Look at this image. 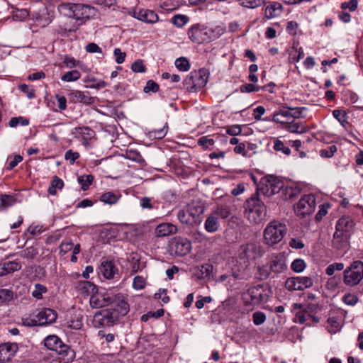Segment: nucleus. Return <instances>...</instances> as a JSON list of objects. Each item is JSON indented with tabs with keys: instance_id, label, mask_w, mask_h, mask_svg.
Listing matches in <instances>:
<instances>
[{
	"instance_id": "1",
	"label": "nucleus",
	"mask_w": 363,
	"mask_h": 363,
	"mask_svg": "<svg viewBox=\"0 0 363 363\" xmlns=\"http://www.w3.org/2000/svg\"><path fill=\"white\" fill-rule=\"evenodd\" d=\"M60 8L66 16L79 21L80 25L94 18L96 13L94 6L83 4L64 3Z\"/></svg>"
},
{
	"instance_id": "2",
	"label": "nucleus",
	"mask_w": 363,
	"mask_h": 363,
	"mask_svg": "<svg viewBox=\"0 0 363 363\" xmlns=\"http://www.w3.org/2000/svg\"><path fill=\"white\" fill-rule=\"evenodd\" d=\"M204 206L198 201H192L179 210L177 214L179 221L189 226L199 225L202 221Z\"/></svg>"
},
{
	"instance_id": "3",
	"label": "nucleus",
	"mask_w": 363,
	"mask_h": 363,
	"mask_svg": "<svg viewBox=\"0 0 363 363\" xmlns=\"http://www.w3.org/2000/svg\"><path fill=\"white\" fill-rule=\"evenodd\" d=\"M287 233L286 225L277 220L271 221L263 233L264 243L268 246H274L280 242Z\"/></svg>"
},
{
	"instance_id": "4",
	"label": "nucleus",
	"mask_w": 363,
	"mask_h": 363,
	"mask_svg": "<svg viewBox=\"0 0 363 363\" xmlns=\"http://www.w3.org/2000/svg\"><path fill=\"white\" fill-rule=\"evenodd\" d=\"M119 317L113 307H108L96 312L93 318L96 328L113 326L118 321Z\"/></svg>"
},
{
	"instance_id": "5",
	"label": "nucleus",
	"mask_w": 363,
	"mask_h": 363,
	"mask_svg": "<svg viewBox=\"0 0 363 363\" xmlns=\"http://www.w3.org/2000/svg\"><path fill=\"white\" fill-rule=\"evenodd\" d=\"M305 109L303 107L289 108L282 106L274 113L272 120L274 122L284 124V125L296 119L302 118V111Z\"/></svg>"
},
{
	"instance_id": "6",
	"label": "nucleus",
	"mask_w": 363,
	"mask_h": 363,
	"mask_svg": "<svg viewBox=\"0 0 363 363\" xmlns=\"http://www.w3.org/2000/svg\"><path fill=\"white\" fill-rule=\"evenodd\" d=\"M249 209V218L252 219L255 223H259L264 219L267 214V208L262 201L257 195H255L247 201Z\"/></svg>"
},
{
	"instance_id": "7",
	"label": "nucleus",
	"mask_w": 363,
	"mask_h": 363,
	"mask_svg": "<svg viewBox=\"0 0 363 363\" xmlns=\"http://www.w3.org/2000/svg\"><path fill=\"white\" fill-rule=\"evenodd\" d=\"M269 294L267 286L259 284L248 289L247 291L242 295V298L252 305H258L267 301Z\"/></svg>"
},
{
	"instance_id": "8",
	"label": "nucleus",
	"mask_w": 363,
	"mask_h": 363,
	"mask_svg": "<svg viewBox=\"0 0 363 363\" xmlns=\"http://www.w3.org/2000/svg\"><path fill=\"white\" fill-rule=\"evenodd\" d=\"M363 279V262L354 261L350 268L344 272V282L348 286H355Z\"/></svg>"
},
{
	"instance_id": "9",
	"label": "nucleus",
	"mask_w": 363,
	"mask_h": 363,
	"mask_svg": "<svg viewBox=\"0 0 363 363\" xmlns=\"http://www.w3.org/2000/svg\"><path fill=\"white\" fill-rule=\"evenodd\" d=\"M315 208V198L313 194L303 196L294 206V211L299 217L304 218L313 213Z\"/></svg>"
},
{
	"instance_id": "10",
	"label": "nucleus",
	"mask_w": 363,
	"mask_h": 363,
	"mask_svg": "<svg viewBox=\"0 0 363 363\" xmlns=\"http://www.w3.org/2000/svg\"><path fill=\"white\" fill-rule=\"evenodd\" d=\"M209 28L201 23L192 25L188 29L189 38L194 43L201 44L210 41Z\"/></svg>"
},
{
	"instance_id": "11",
	"label": "nucleus",
	"mask_w": 363,
	"mask_h": 363,
	"mask_svg": "<svg viewBox=\"0 0 363 363\" xmlns=\"http://www.w3.org/2000/svg\"><path fill=\"white\" fill-rule=\"evenodd\" d=\"M261 255V247L255 243H246L239 248L238 257L243 261L244 264H248Z\"/></svg>"
},
{
	"instance_id": "12",
	"label": "nucleus",
	"mask_w": 363,
	"mask_h": 363,
	"mask_svg": "<svg viewBox=\"0 0 363 363\" xmlns=\"http://www.w3.org/2000/svg\"><path fill=\"white\" fill-rule=\"evenodd\" d=\"M269 272L264 268L261 269V274L268 277L269 272L274 274H281L286 271V259L285 257L281 254H278L273 256L268 264Z\"/></svg>"
},
{
	"instance_id": "13",
	"label": "nucleus",
	"mask_w": 363,
	"mask_h": 363,
	"mask_svg": "<svg viewBox=\"0 0 363 363\" xmlns=\"http://www.w3.org/2000/svg\"><path fill=\"white\" fill-rule=\"evenodd\" d=\"M45 346L56 354H65L69 351H74L69 345L65 344L57 335H49L44 340Z\"/></svg>"
},
{
	"instance_id": "14",
	"label": "nucleus",
	"mask_w": 363,
	"mask_h": 363,
	"mask_svg": "<svg viewBox=\"0 0 363 363\" xmlns=\"http://www.w3.org/2000/svg\"><path fill=\"white\" fill-rule=\"evenodd\" d=\"M35 317L38 325H45L54 323L57 315L55 310L45 308L40 310Z\"/></svg>"
},
{
	"instance_id": "15",
	"label": "nucleus",
	"mask_w": 363,
	"mask_h": 363,
	"mask_svg": "<svg viewBox=\"0 0 363 363\" xmlns=\"http://www.w3.org/2000/svg\"><path fill=\"white\" fill-rule=\"evenodd\" d=\"M172 248L176 255L184 256L189 253L191 249V242L185 238H176L172 243Z\"/></svg>"
},
{
	"instance_id": "16",
	"label": "nucleus",
	"mask_w": 363,
	"mask_h": 363,
	"mask_svg": "<svg viewBox=\"0 0 363 363\" xmlns=\"http://www.w3.org/2000/svg\"><path fill=\"white\" fill-rule=\"evenodd\" d=\"M284 186V184L281 181L276 178H272L267 181L265 186L262 187L260 191H262L266 196L269 197L277 193L281 194Z\"/></svg>"
},
{
	"instance_id": "17",
	"label": "nucleus",
	"mask_w": 363,
	"mask_h": 363,
	"mask_svg": "<svg viewBox=\"0 0 363 363\" xmlns=\"http://www.w3.org/2000/svg\"><path fill=\"white\" fill-rule=\"evenodd\" d=\"M354 223L352 219L348 216H342L336 223L335 232H338L350 237L354 230Z\"/></svg>"
},
{
	"instance_id": "18",
	"label": "nucleus",
	"mask_w": 363,
	"mask_h": 363,
	"mask_svg": "<svg viewBox=\"0 0 363 363\" xmlns=\"http://www.w3.org/2000/svg\"><path fill=\"white\" fill-rule=\"evenodd\" d=\"M109 307H113L114 308V311L117 312L119 318L125 315L130 310L129 304L125 300L123 296L121 294L115 296Z\"/></svg>"
},
{
	"instance_id": "19",
	"label": "nucleus",
	"mask_w": 363,
	"mask_h": 363,
	"mask_svg": "<svg viewBox=\"0 0 363 363\" xmlns=\"http://www.w3.org/2000/svg\"><path fill=\"white\" fill-rule=\"evenodd\" d=\"M69 99L71 102L82 103L86 105H91L95 102V98L89 96V93L84 92L82 91H73L68 94Z\"/></svg>"
},
{
	"instance_id": "20",
	"label": "nucleus",
	"mask_w": 363,
	"mask_h": 363,
	"mask_svg": "<svg viewBox=\"0 0 363 363\" xmlns=\"http://www.w3.org/2000/svg\"><path fill=\"white\" fill-rule=\"evenodd\" d=\"M18 350L15 343H4L0 345V363H5L11 359Z\"/></svg>"
},
{
	"instance_id": "21",
	"label": "nucleus",
	"mask_w": 363,
	"mask_h": 363,
	"mask_svg": "<svg viewBox=\"0 0 363 363\" xmlns=\"http://www.w3.org/2000/svg\"><path fill=\"white\" fill-rule=\"evenodd\" d=\"M133 16L147 23H155L159 20L158 15L154 11L148 9H139L138 11H134Z\"/></svg>"
},
{
	"instance_id": "22",
	"label": "nucleus",
	"mask_w": 363,
	"mask_h": 363,
	"mask_svg": "<svg viewBox=\"0 0 363 363\" xmlns=\"http://www.w3.org/2000/svg\"><path fill=\"white\" fill-rule=\"evenodd\" d=\"M74 358L75 352L69 351L65 354L47 355L42 360V363H70Z\"/></svg>"
},
{
	"instance_id": "23",
	"label": "nucleus",
	"mask_w": 363,
	"mask_h": 363,
	"mask_svg": "<svg viewBox=\"0 0 363 363\" xmlns=\"http://www.w3.org/2000/svg\"><path fill=\"white\" fill-rule=\"evenodd\" d=\"M101 274L108 279H113L118 268L112 261L103 262L99 267Z\"/></svg>"
},
{
	"instance_id": "24",
	"label": "nucleus",
	"mask_w": 363,
	"mask_h": 363,
	"mask_svg": "<svg viewBox=\"0 0 363 363\" xmlns=\"http://www.w3.org/2000/svg\"><path fill=\"white\" fill-rule=\"evenodd\" d=\"M76 290L80 294L92 295L96 293V286L89 281H79L74 283Z\"/></svg>"
},
{
	"instance_id": "25",
	"label": "nucleus",
	"mask_w": 363,
	"mask_h": 363,
	"mask_svg": "<svg viewBox=\"0 0 363 363\" xmlns=\"http://www.w3.org/2000/svg\"><path fill=\"white\" fill-rule=\"evenodd\" d=\"M350 237L345 234L335 232L333 235V246L341 250H345L349 246V240Z\"/></svg>"
},
{
	"instance_id": "26",
	"label": "nucleus",
	"mask_w": 363,
	"mask_h": 363,
	"mask_svg": "<svg viewBox=\"0 0 363 363\" xmlns=\"http://www.w3.org/2000/svg\"><path fill=\"white\" fill-rule=\"evenodd\" d=\"M282 5L279 2H272L265 9L264 16L271 19L280 16L282 13Z\"/></svg>"
},
{
	"instance_id": "27",
	"label": "nucleus",
	"mask_w": 363,
	"mask_h": 363,
	"mask_svg": "<svg viewBox=\"0 0 363 363\" xmlns=\"http://www.w3.org/2000/svg\"><path fill=\"white\" fill-rule=\"evenodd\" d=\"M177 231V227L169 223L160 224L156 228V233L158 236L160 237L168 236L169 235L176 233Z\"/></svg>"
},
{
	"instance_id": "28",
	"label": "nucleus",
	"mask_w": 363,
	"mask_h": 363,
	"mask_svg": "<svg viewBox=\"0 0 363 363\" xmlns=\"http://www.w3.org/2000/svg\"><path fill=\"white\" fill-rule=\"evenodd\" d=\"M22 266L20 262L9 261L5 262L2 267H0V277L13 273L21 269Z\"/></svg>"
},
{
	"instance_id": "29",
	"label": "nucleus",
	"mask_w": 363,
	"mask_h": 363,
	"mask_svg": "<svg viewBox=\"0 0 363 363\" xmlns=\"http://www.w3.org/2000/svg\"><path fill=\"white\" fill-rule=\"evenodd\" d=\"M204 228L208 233L217 232L220 228L219 219L211 213L205 221Z\"/></svg>"
},
{
	"instance_id": "30",
	"label": "nucleus",
	"mask_w": 363,
	"mask_h": 363,
	"mask_svg": "<svg viewBox=\"0 0 363 363\" xmlns=\"http://www.w3.org/2000/svg\"><path fill=\"white\" fill-rule=\"evenodd\" d=\"M191 74L194 80V86H196V91L206 86L208 82V76L205 71L199 70V72H192Z\"/></svg>"
},
{
	"instance_id": "31",
	"label": "nucleus",
	"mask_w": 363,
	"mask_h": 363,
	"mask_svg": "<svg viewBox=\"0 0 363 363\" xmlns=\"http://www.w3.org/2000/svg\"><path fill=\"white\" fill-rule=\"evenodd\" d=\"M301 194V189L296 186H286L281 191V196L285 200L292 201Z\"/></svg>"
},
{
	"instance_id": "32",
	"label": "nucleus",
	"mask_w": 363,
	"mask_h": 363,
	"mask_svg": "<svg viewBox=\"0 0 363 363\" xmlns=\"http://www.w3.org/2000/svg\"><path fill=\"white\" fill-rule=\"evenodd\" d=\"M121 197V195L119 193L107 191L101 195L99 201L108 205H113L118 201Z\"/></svg>"
},
{
	"instance_id": "33",
	"label": "nucleus",
	"mask_w": 363,
	"mask_h": 363,
	"mask_svg": "<svg viewBox=\"0 0 363 363\" xmlns=\"http://www.w3.org/2000/svg\"><path fill=\"white\" fill-rule=\"evenodd\" d=\"M284 128L294 133H303L308 130L307 128L302 123L296 121L286 124Z\"/></svg>"
},
{
	"instance_id": "34",
	"label": "nucleus",
	"mask_w": 363,
	"mask_h": 363,
	"mask_svg": "<svg viewBox=\"0 0 363 363\" xmlns=\"http://www.w3.org/2000/svg\"><path fill=\"white\" fill-rule=\"evenodd\" d=\"M15 294L12 290L6 289H0V305L8 304L16 298Z\"/></svg>"
},
{
	"instance_id": "35",
	"label": "nucleus",
	"mask_w": 363,
	"mask_h": 363,
	"mask_svg": "<svg viewBox=\"0 0 363 363\" xmlns=\"http://www.w3.org/2000/svg\"><path fill=\"white\" fill-rule=\"evenodd\" d=\"M212 213L218 218H221L223 219H225L230 215V210L229 206L221 205L215 208Z\"/></svg>"
},
{
	"instance_id": "36",
	"label": "nucleus",
	"mask_w": 363,
	"mask_h": 363,
	"mask_svg": "<svg viewBox=\"0 0 363 363\" xmlns=\"http://www.w3.org/2000/svg\"><path fill=\"white\" fill-rule=\"evenodd\" d=\"M89 303L91 307L98 308L104 307L106 303V298H102L101 296L93 294L91 295Z\"/></svg>"
},
{
	"instance_id": "37",
	"label": "nucleus",
	"mask_w": 363,
	"mask_h": 363,
	"mask_svg": "<svg viewBox=\"0 0 363 363\" xmlns=\"http://www.w3.org/2000/svg\"><path fill=\"white\" fill-rule=\"evenodd\" d=\"M48 292V289L45 286L41 284H34L33 290L32 291V296L38 300H40L43 298V296L44 294Z\"/></svg>"
},
{
	"instance_id": "38",
	"label": "nucleus",
	"mask_w": 363,
	"mask_h": 363,
	"mask_svg": "<svg viewBox=\"0 0 363 363\" xmlns=\"http://www.w3.org/2000/svg\"><path fill=\"white\" fill-rule=\"evenodd\" d=\"M189 17L183 14H176L172 18V23L178 28H182L189 22Z\"/></svg>"
},
{
	"instance_id": "39",
	"label": "nucleus",
	"mask_w": 363,
	"mask_h": 363,
	"mask_svg": "<svg viewBox=\"0 0 363 363\" xmlns=\"http://www.w3.org/2000/svg\"><path fill=\"white\" fill-rule=\"evenodd\" d=\"M64 186L63 181L55 176L51 182V185L48 188V193L51 195H55L57 194V189H61Z\"/></svg>"
},
{
	"instance_id": "40",
	"label": "nucleus",
	"mask_w": 363,
	"mask_h": 363,
	"mask_svg": "<svg viewBox=\"0 0 363 363\" xmlns=\"http://www.w3.org/2000/svg\"><path fill=\"white\" fill-rule=\"evenodd\" d=\"M81 77V74L78 70H72L65 73L61 79L64 82H70L78 80Z\"/></svg>"
},
{
	"instance_id": "41",
	"label": "nucleus",
	"mask_w": 363,
	"mask_h": 363,
	"mask_svg": "<svg viewBox=\"0 0 363 363\" xmlns=\"http://www.w3.org/2000/svg\"><path fill=\"white\" fill-rule=\"evenodd\" d=\"M15 203L13 196L7 194L0 195V210L11 206Z\"/></svg>"
},
{
	"instance_id": "42",
	"label": "nucleus",
	"mask_w": 363,
	"mask_h": 363,
	"mask_svg": "<svg viewBox=\"0 0 363 363\" xmlns=\"http://www.w3.org/2000/svg\"><path fill=\"white\" fill-rule=\"evenodd\" d=\"M225 32V28L223 26H218L213 28H209V37L210 41L216 40L224 34Z\"/></svg>"
},
{
	"instance_id": "43",
	"label": "nucleus",
	"mask_w": 363,
	"mask_h": 363,
	"mask_svg": "<svg viewBox=\"0 0 363 363\" xmlns=\"http://www.w3.org/2000/svg\"><path fill=\"white\" fill-rule=\"evenodd\" d=\"M38 254V250L36 247L33 246L28 247L24 250H23L20 255L23 258L33 259L36 255Z\"/></svg>"
},
{
	"instance_id": "44",
	"label": "nucleus",
	"mask_w": 363,
	"mask_h": 363,
	"mask_svg": "<svg viewBox=\"0 0 363 363\" xmlns=\"http://www.w3.org/2000/svg\"><path fill=\"white\" fill-rule=\"evenodd\" d=\"M285 287L289 291H300L298 277L288 278L285 282Z\"/></svg>"
},
{
	"instance_id": "45",
	"label": "nucleus",
	"mask_w": 363,
	"mask_h": 363,
	"mask_svg": "<svg viewBox=\"0 0 363 363\" xmlns=\"http://www.w3.org/2000/svg\"><path fill=\"white\" fill-rule=\"evenodd\" d=\"M175 66L180 71L186 72L190 69V64L186 57H182L175 60Z\"/></svg>"
},
{
	"instance_id": "46",
	"label": "nucleus",
	"mask_w": 363,
	"mask_h": 363,
	"mask_svg": "<svg viewBox=\"0 0 363 363\" xmlns=\"http://www.w3.org/2000/svg\"><path fill=\"white\" fill-rule=\"evenodd\" d=\"M260 90H266V86H259L253 84H245L240 86L241 92H253L259 91Z\"/></svg>"
},
{
	"instance_id": "47",
	"label": "nucleus",
	"mask_w": 363,
	"mask_h": 363,
	"mask_svg": "<svg viewBox=\"0 0 363 363\" xmlns=\"http://www.w3.org/2000/svg\"><path fill=\"white\" fill-rule=\"evenodd\" d=\"M306 267V264L302 259H294L291 265V269L296 273L302 272L305 269Z\"/></svg>"
},
{
	"instance_id": "48",
	"label": "nucleus",
	"mask_w": 363,
	"mask_h": 363,
	"mask_svg": "<svg viewBox=\"0 0 363 363\" xmlns=\"http://www.w3.org/2000/svg\"><path fill=\"white\" fill-rule=\"evenodd\" d=\"M94 179L93 176L91 175H86L80 176L78 177L77 181L82 185V189L84 191H86L89 189V186L91 184L92 181Z\"/></svg>"
},
{
	"instance_id": "49",
	"label": "nucleus",
	"mask_w": 363,
	"mask_h": 363,
	"mask_svg": "<svg viewBox=\"0 0 363 363\" xmlns=\"http://www.w3.org/2000/svg\"><path fill=\"white\" fill-rule=\"evenodd\" d=\"M264 1L265 0H238L240 5L249 9H255L260 6Z\"/></svg>"
},
{
	"instance_id": "50",
	"label": "nucleus",
	"mask_w": 363,
	"mask_h": 363,
	"mask_svg": "<svg viewBox=\"0 0 363 363\" xmlns=\"http://www.w3.org/2000/svg\"><path fill=\"white\" fill-rule=\"evenodd\" d=\"M300 291L310 288L313 285V281L310 277H298Z\"/></svg>"
},
{
	"instance_id": "51",
	"label": "nucleus",
	"mask_w": 363,
	"mask_h": 363,
	"mask_svg": "<svg viewBox=\"0 0 363 363\" xmlns=\"http://www.w3.org/2000/svg\"><path fill=\"white\" fill-rule=\"evenodd\" d=\"M168 126L167 123H166L163 128L159 130H152L150 132V136L156 139H162L163 138L167 133Z\"/></svg>"
},
{
	"instance_id": "52",
	"label": "nucleus",
	"mask_w": 363,
	"mask_h": 363,
	"mask_svg": "<svg viewBox=\"0 0 363 363\" xmlns=\"http://www.w3.org/2000/svg\"><path fill=\"white\" fill-rule=\"evenodd\" d=\"M334 118L337 120L340 124L345 126V123H347L346 120L347 114L345 111L340 109H336L333 111Z\"/></svg>"
},
{
	"instance_id": "53",
	"label": "nucleus",
	"mask_w": 363,
	"mask_h": 363,
	"mask_svg": "<svg viewBox=\"0 0 363 363\" xmlns=\"http://www.w3.org/2000/svg\"><path fill=\"white\" fill-rule=\"evenodd\" d=\"M274 149L276 151H281L286 155H289L291 153L290 148L285 146L284 143L278 139H276L274 141Z\"/></svg>"
},
{
	"instance_id": "54",
	"label": "nucleus",
	"mask_w": 363,
	"mask_h": 363,
	"mask_svg": "<svg viewBox=\"0 0 363 363\" xmlns=\"http://www.w3.org/2000/svg\"><path fill=\"white\" fill-rule=\"evenodd\" d=\"M9 125L11 128L16 127L18 124L23 126L28 125L29 124V120L23 117H14L9 121Z\"/></svg>"
},
{
	"instance_id": "55",
	"label": "nucleus",
	"mask_w": 363,
	"mask_h": 363,
	"mask_svg": "<svg viewBox=\"0 0 363 363\" xmlns=\"http://www.w3.org/2000/svg\"><path fill=\"white\" fill-rule=\"evenodd\" d=\"M214 143V140L208 136H203L198 140V144L204 149H209Z\"/></svg>"
},
{
	"instance_id": "56",
	"label": "nucleus",
	"mask_w": 363,
	"mask_h": 363,
	"mask_svg": "<svg viewBox=\"0 0 363 363\" xmlns=\"http://www.w3.org/2000/svg\"><path fill=\"white\" fill-rule=\"evenodd\" d=\"M73 134L86 135L89 138H91L94 135V131L89 127H76L73 132Z\"/></svg>"
},
{
	"instance_id": "57",
	"label": "nucleus",
	"mask_w": 363,
	"mask_h": 363,
	"mask_svg": "<svg viewBox=\"0 0 363 363\" xmlns=\"http://www.w3.org/2000/svg\"><path fill=\"white\" fill-rule=\"evenodd\" d=\"M252 320L256 325H262L266 320V315L261 311L255 312L252 315Z\"/></svg>"
},
{
	"instance_id": "58",
	"label": "nucleus",
	"mask_w": 363,
	"mask_h": 363,
	"mask_svg": "<svg viewBox=\"0 0 363 363\" xmlns=\"http://www.w3.org/2000/svg\"><path fill=\"white\" fill-rule=\"evenodd\" d=\"M358 6L357 0H350L349 1H344L341 4L342 9H348L350 11H354Z\"/></svg>"
},
{
	"instance_id": "59",
	"label": "nucleus",
	"mask_w": 363,
	"mask_h": 363,
	"mask_svg": "<svg viewBox=\"0 0 363 363\" xmlns=\"http://www.w3.org/2000/svg\"><path fill=\"white\" fill-rule=\"evenodd\" d=\"M145 280L142 276H136L133 279V286L135 289L140 290L145 288Z\"/></svg>"
},
{
	"instance_id": "60",
	"label": "nucleus",
	"mask_w": 363,
	"mask_h": 363,
	"mask_svg": "<svg viewBox=\"0 0 363 363\" xmlns=\"http://www.w3.org/2000/svg\"><path fill=\"white\" fill-rule=\"evenodd\" d=\"M344 269V264L342 263H334L332 264H330L325 270V273L329 275L332 276L335 271H342Z\"/></svg>"
},
{
	"instance_id": "61",
	"label": "nucleus",
	"mask_w": 363,
	"mask_h": 363,
	"mask_svg": "<svg viewBox=\"0 0 363 363\" xmlns=\"http://www.w3.org/2000/svg\"><path fill=\"white\" fill-rule=\"evenodd\" d=\"M131 69L134 72L143 73L146 70L145 66L141 60L135 61L131 65Z\"/></svg>"
},
{
	"instance_id": "62",
	"label": "nucleus",
	"mask_w": 363,
	"mask_h": 363,
	"mask_svg": "<svg viewBox=\"0 0 363 363\" xmlns=\"http://www.w3.org/2000/svg\"><path fill=\"white\" fill-rule=\"evenodd\" d=\"M241 133L242 127L240 125H233L226 127V133L230 135L236 136L241 134Z\"/></svg>"
},
{
	"instance_id": "63",
	"label": "nucleus",
	"mask_w": 363,
	"mask_h": 363,
	"mask_svg": "<svg viewBox=\"0 0 363 363\" xmlns=\"http://www.w3.org/2000/svg\"><path fill=\"white\" fill-rule=\"evenodd\" d=\"M159 90V85L153 80H148L146 83V86L144 87L143 91L145 93L152 91L154 93Z\"/></svg>"
},
{
	"instance_id": "64",
	"label": "nucleus",
	"mask_w": 363,
	"mask_h": 363,
	"mask_svg": "<svg viewBox=\"0 0 363 363\" xmlns=\"http://www.w3.org/2000/svg\"><path fill=\"white\" fill-rule=\"evenodd\" d=\"M336 151L337 147L335 145H330L328 148L320 150V156L323 157L330 158Z\"/></svg>"
}]
</instances>
